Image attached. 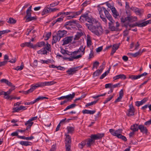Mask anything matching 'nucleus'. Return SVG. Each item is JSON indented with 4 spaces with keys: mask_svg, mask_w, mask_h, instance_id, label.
Segmentation results:
<instances>
[{
    "mask_svg": "<svg viewBox=\"0 0 151 151\" xmlns=\"http://www.w3.org/2000/svg\"><path fill=\"white\" fill-rule=\"evenodd\" d=\"M99 71L98 70H96L95 72L93 73V77H95L96 76H98L99 75V74L101 73L99 72Z\"/></svg>",
    "mask_w": 151,
    "mask_h": 151,
    "instance_id": "60",
    "label": "nucleus"
},
{
    "mask_svg": "<svg viewBox=\"0 0 151 151\" xmlns=\"http://www.w3.org/2000/svg\"><path fill=\"white\" fill-rule=\"evenodd\" d=\"M33 88H31L28 90L25 91L24 92V93L25 94H27L29 93H31L33 91Z\"/></svg>",
    "mask_w": 151,
    "mask_h": 151,
    "instance_id": "64",
    "label": "nucleus"
},
{
    "mask_svg": "<svg viewBox=\"0 0 151 151\" xmlns=\"http://www.w3.org/2000/svg\"><path fill=\"white\" fill-rule=\"evenodd\" d=\"M45 43L44 42H41L38 43V46L39 47H41L45 45Z\"/></svg>",
    "mask_w": 151,
    "mask_h": 151,
    "instance_id": "62",
    "label": "nucleus"
},
{
    "mask_svg": "<svg viewBox=\"0 0 151 151\" xmlns=\"http://www.w3.org/2000/svg\"><path fill=\"white\" fill-rule=\"evenodd\" d=\"M110 70V68H109L107 71L103 73L101 76L100 78L101 79L104 78L109 73Z\"/></svg>",
    "mask_w": 151,
    "mask_h": 151,
    "instance_id": "42",
    "label": "nucleus"
},
{
    "mask_svg": "<svg viewBox=\"0 0 151 151\" xmlns=\"http://www.w3.org/2000/svg\"><path fill=\"white\" fill-rule=\"evenodd\" d=\"M7 22L10 24H13L16 22V21L13 18H10L9 20L7 21Z\"/></svg>",
    "mask_w": 151,
    "mask_h": 151,
    "instance_id": "46",
    "label": "nucleus"
},
{
    "mask_svg": "<svg viewBox=\"0 0 151 151\" xmlns=\"http://www.w3.org/2000/svg\"><path fill=\"white\" fill-rule=\"evenodd\" d=\"M120 20L123 26L124 27L127 29L130 30L131 27L136 26V23L135 24H130V22L137 21V18L136 17L129 15L126 17H122L120 18Z\"/></svg>",
    "mask_w": 151,
    "mask_h": 151,
    "instance_id": "1",
    "label": "nucleus"
},
{
    "mask_svg": "<svg viewBox=\"0 0 151 151\" xmlns=\"http://www.w3.org/2000/svg\"><path fill=\"white\" fill-rule=\"evenodd\" d=\"M148 100V99L147 98H145L140 101H136L135 102V105L137 106H139L145 103Z\"/></svg>",
    "mask_w": 151,
    "mask_h": 151,
    "instance_id": "21",
    "label": "nucleus"
},
{
    "mask_svg": "<svg viewBox=\"0 0 151 151\" xmlns=\"http://www.w3.org/2000/svg\"><path fill=\"white\" fill-rule=\"evenodd\" d=\"M94 52L92 49H90V53L89 54L88 59L94 57Z\"/></svg>",
    "mask_w": 151,
    "mask_h": 151,
    "instance_id": "50",
    "label": "nucleus"
},
{
    "mask_svg": "<svg viewBox=\"0 0 151 151\" xmlns=\"http://www.w3.org/2000/svg\"><path fill=\"white\" fill-rule=\"evenodd\" d=\"M12 87L11 88L9 89V90L6 92V93L7 95H9L15 89V86L12 85V86H11Z\"/></svg>",
    "mask_w": 151,
    "mask_h": 151,
    "instance_id": "40",
    "label": "nucleus"
},
{
    "mask_svg": "<svg viewBox=\"0 0 151 151\" xmlns=\"http://www.w3.org/2000/svg\"><path fill=\"white\" fill-rule=\"evenodd\" d=\"M109 21L110 22L108 23L109 29L112 31V30H116L115 26H114L115 22L114 20L113 19Z\"/></svg>",
    "mask_w": 151,
    "mask_h": 151,
    "instance_id": "17",
    "label": "nucleus"
},
{
    "mask_svg": "<svg viewBox=\"0 0 151 151\" xmlns=\"http://www.w3.org/2000/svg\"><path fill=\"white\" fill-rule=\"evenodd\" d=\"M33 124V122L30 121L29 120L27 121L25 124V125L27 126L26 130H28L30 129Z\"/></svg>",
    "mask_w": 151,
    "mask_h": 151,
    "instance_id": "25",
    "label": "nucleus"
},
{
    "mask_svg": "<svg viewBox=\"0 0 151 151\" xmlns=\"http://www.w3.org/2000/svg\"><path fill=\"white\" fill-rule=\"evenodd\" d=\"M48 98L45 97L43 96H39L38 98H37L36 99L34 100L35 102L36 103L37 101H39L40 100H43L44 99H48Z\"/></svg>",
    "mask_w": 151,
    "mask_h": 151,
    "instance_id": "45",
    "label": "nucleus"
},
{
    "mask_svg": "<svg viewBox=\"0 0 151 151\" xmlns=\"http://www.w3.org/2000/svg\"><path fill=\"white\" fill-rule=\"evenodd\" d=\"M4 95V98L5 99H6V96L7 95L6 93V92L1 90H0V95Z\"/></svg>",
    "mask_w": 151,
    "mask_h": 151,
    "instance_id": "59",
    "label": "nucleus"
},
{
    "mask_svg": "<svg viewBox=\"0 0 151 151\" xmlns=\"http://www.w3.org/2000/svg\"><path fill=\"white\" fill-rule=\"evenodd\" d=\"M96 25H94V24H89L88 23H86L85 25L91 32L99 36L102 34L103 32V29L101 26L99 24H96Z\"/></svg>",
    "mask_w": 151,
    "mask_h": 151,
    "instance_id": "2",
    "label": "nucleus"
},
{
    "mask_svg": "<svg viewBox=\"0 0 151 151\" xmlns=\"http://www.w3.org/2000/svg\"><path fill=\"white\" fill-rule=\"evenodd\" d=\"M114 96V94H113L112 96H110L109 98H108L107 99H106V100L104 101V103L106 104L108 102V101H109L110 100H111L113 97Z\"/></svg>",
    "mask_w": 151,
    "mask_h": 151,
    "instance_id": "53",
    "label": "nucleus"
},
{
    "mask_svg": "<svg viewBox=\"0 0 151 151\" xmlns=\"http://www.w3.org/2000/svg\"><path fill=\"white\" fill-rule=\"evenodd\" d=\"M147 74L148 73H147L146 72H144L142 74L138 75H132L129 76V78L131 79L132 80H137L140 78L142 77L147 76Z\"/></svg>",
    "mask_w": 151,
    "mask_h": 151,
    "instance_id": "11",
    "label": "nucleus"
},
{
    "mask_svg": "<svg viewBox=\"0 0 151 151\" xmlns=\"http://www.w3.org/2000/svg\"><path fill=\"white\" fill-rule=\"evenodd\" d=\"M87 46L88 47H89L92 45V42L91 40V37L88 35L87 36Z\"/></svg>",
    "mask_w": 151,
    "mask_h": 151,
    "instance_id": "22",
    "label": "nucleus"
},
{
    "mask_svg": "<svg viewBox=\"0 0 151 151\" xmlns=\"http://www.w3.org/2000/svg\"><path fill=\"white\" fill-rule=\"evenodd\" d=\"M32 8V6H30L28 9L26 11V17H30L31 15V12L32 11L31 10Z\"/></svg>",
    "mask_w": 151,
    "mask_h": 151,
    "instance_id": "37",
    "label": "nucleus"
},
{
    "mask_svg": "<svg viewBox=\"0 0 151 151\" xmlns=\"http://www.w3.org/2000/svg\"><path fill=\"white\" fill-rule=\"evenodd\" d=\"M56 83V82H54L53 81L42 82H40L36 83L34 86L32 85L31 88L33 89V91L36 88L39 87H42L45 86L52 85Z\"/></svg>",
    "mask_w": 151,
    "mask_h": 151,
    "instance_id": "5",
    "label": "nucleus"
},
{
    "mask_svg": "<svg viewBox=\"0 0 151 151\" xmlns=\"http://www.w3.org/2000/svg\"><path fill=\"white\" fill-rule=\"evenodd\" d=\"M99 65V63L97 61H95L93 63L92 69H94L95 68H97Z\"/></svg>",
    "mask_w": 151,
    "mask_h": 151,
    "instance_id": "51",
    "label": "nucleus"
},
{
    "mask_svg": "<svg viewBox=\"0 0 151 151\" xmlns=\"http://www.w3.org/2000/svg\"><path fill=\"white\" fill-rule=\"evenodd\" d=\"M8 61L7 60H4L3 61L0 62V67L5 65L6 64Z\"/></svg>",
    "mask_w": 151,
    "mask_h": 151,
    "instance_id": "63",
    "label": "nucleus"
},
{
    "mask_svg": "<svg viewBox=\"0 0 151 151\" xmlns=\"http://www.w3.org/2000/svg\"><path fill=\"white\" fill-rule=\"evenodd\" d=\"M73 37H65L63 40V45H67L71 42L72 40Z\"/></svg>",
    "mask_w": 151,
    "mask_h": 151,
    "instance_id": "13",
    "label": "nucleus"
},
{
    "mask_svg": "<svg viewBox=\"0 0 151 151\" xmlns=\"http://www.w3.org/2000/svg\"><path fill=\"white\" fill-rule=\"evenodd\" d=\"M98 100L96 101H93V102H92L91 103H87L86 105V107H88L90 106H91L92 105H93V104H96L97 102L98 101Z\"/></svg>",
    "mask_w": 151,
    "mask_h": 151,
    "instance_id": "49",
    "label": "nucleus"
},
{
    "mask_svg": "<svg viewBox=\"0 0 151 151\" xmlns=\"http://www.w3.org/2000/svg\"><path fill=\"white\" fill-rule=\"evenodd\" d=\"M5 99H10V100H12L13 99H16V97L13 96L12 95H7Z\"/></svg>",
    "mask_w": 151,
    "mask_h": 151,
    "instance_id": "52",
    "label": "nucleus"
},
{
    "mask_svg": "<svg viewBox=\"0 0 151 151\" xmlns=\"http://www.w3.org/2000/svg\"><path fill=\"white\" fill-rule=\"evenodd\" d=\"M27 109L26 106H21L19 107H14L13 108L14 111H13V113L15 112H18L19 111L21 110H25Z\"/></svg>",
    "mask_w": 151,
    "mask_h": 151,
    "instance_id": "16",
    "label": "nucleus"
},
{
    "mask_svg": "<svg viewBox=\"0 0 151 151\" xmlns=\"http://www.w3.org/2000/svg\"><path fill=\"white\" fill-rule=\"evenodd\" d=\"M122 129H118L116 131L113 129H109V132L113 135L116 136L118 138L119 137V136L121 135V134L122 133Z\"/></svg>",
    "mask_w": 151,
    "mask_h": 151,
    "instance_id": "8",
    "label": "nucleus"
},
{
    "mask_svg": "<svg viewBox=\"0 0 151 151\" xmlns=\"http://www.w3.org/2000/svg\"><path fill=\"white\" fill-rule=\"evenodd\" d=\"M76 22V20H73L72 21L67 22L65 24V26L66 28H67V25H73V24L74 23Z\"/></svg>",
    "mask_w": 151,
    "mask_h": 151,
    "instance_id": "39",
    "label": "nucleus"
},
{
    "mask_svg": "<svg viewBox=\"0 0 151 151\" xmlns=\"http://www.w3.org/2000/svg\"><path fill=\"white\" fill-rule=\"evenodd\" d=\"M129 108L127 111V115L128 116H133L134 115L135 111V109L132 104H130L129 106Z\"/></svg>",
    "mask_w": 151,
    "mask_h": 151,
    "instance_id": "7",
    "label": "nucleus"
},
{
    "mask_svg": "<svg viewBox=\"0 0 151 151\" xmlns=\"http://www.w3.org/2000/svg\"><path fill=\"white\" fill-rule=\"evenodd\" d=\"M143 52V50H139L138 51L134 53V57H136L137 56H140L141 55Z\"/></svg>",
    "mask_w": 151,
    "mask_h": 151,
    "instance_id": "44",
    "label": "nucleus"
},
{
    "mask_svg": "<svg viewBox=\"0 0 151 151\" xmlns=\"http://www.w3.org/2000/svg\"><path fill=\"white\" fill-rule=\"evenodd\" d=\"M100 9H102V10H103V11H104L106 16L110 14L109 12L106 9V8L104 7H102V8H101Z\"/></svg>",
    "mask_w": 151,
    "mask_h": 151,
    "instance_id": "47",
    "label": "nucleus"
},
{
    "mask_svg": "<svg viewBox=\"0 0 151 151\" xmlns=\"http://www.w3.org/2000/svg\"><path fill=\"white\" fill-rule=\"evenodd\" d=\"M151 23V20H147L145 22H143L141 23H136V26H138L139 27H143Z\"/></svg>",
    "mask_w": 151,
    "mask_h": 151,
    "instance_id": "18",
    "label": "nucleus"
},
{
    "mask_svg": "<svg viewBox=\"0 0 151 151\" xmlns=\"http://www.w3.org/2000/svg\"><path fill=\"white\" fill-rule=\"evenodd\" d=\"M96 110H88L85 109L83 111V113L84 114H93L95 112Z\"/></svg>",
    "mask_w": 151,
    "mask_h": 151,
    "instance_id": "32",
    "label": "nucleus"
},
{
    "mask_svg": "<svg viewBox=\"0 0 151 151\" xmlns=\"http://www.w3.org/2000/svg\"><path fill=\"white\" fill-rule=\"evenodd\" d=\"M88 12H87L82 15L80 18V20L81 21V20L83 19L84 18L86 21L88 22L90 24H99V22L98 21L91 16L90 17L89 16Z\"/></svg>",
    "mask_w": 151,
    "mask_h": 151,
    "instance_id": "3",
    "label": "nucleus"
},
{
    "mask_svg": "<svg viewBox=\"0 0 151 151\" xmlns=\"http://www.w3.org/2000/svg\"><path fill=\"white\" fill-rule=\"evenodd\" d=\"M51 13L50 8L46 7L44 8L42 12V15H45L48 13Z\"/></svg>",
    "mask_w": 151,
    "mask_h": 151,
    "instance_id": "23",
    "label": "nucleus"
},
{
    "mask_svg": "<svg viewBox=\"0 0 151 151\" xmlns=\"http://www.w3.org/2000/svg\"><path fill=\"white\" fill-rule=\"evenodd\" d=\"M60 39L57 34L55 35L54 34L52 36V44L53 45L55 43L58 41H59Z\"/></svg>",
    "mask_w": 151,
    "mask_h": 151,
    "instance_id": "15",
    "label": "nucleus"
},
{
    "mask_svg": "<svg viewBox=\"0 0 151 151\" xmlns=\"http://www.w3.org/2000/svg\"><path fill=\"white\" fill-rule=\"evenodd\" d=\"M2 83H4L9 86H12V84L8 80L5 79H2L0 80Z\"/></svg>",
    "mask_w": 151,
    "mask_h": 151,
    "instance_id": "30",
    "label": "nucleus"
},
{
    "mask_svg": "<svg viewBox=\"0 0 151 151\" xmlns=\"http://www.w3.org/2000/svg\"><path fill=\"white\" fill-rule=\"evenodd\" d=\"M119 45L118 44H114L113 45L112 51L111 53V55H112L115 52L116 50L118 49L119 47Z\"/></svg>",
    "mask_w": 151,
    "mask_h": 151,
    "instance_id": "26",
    "label": "nucleus"
},
{
    "mask_svg": "<svg viewBox=\"0 0 151 151\" xmlns=\"http://www.w3.org/2000/svg\"><path fill=\"white\" fill-rule=\"evenodd\" d=\"M10 32V31L9 30H6L0 31V35L1 36L2 35L4 34L5 33H8Z\"/></svg>",
    "mask_w": 151,
    "mask_h": 151,
    "instance_id": "57",
    "label": "nucleus"
},
{
    "mask_svg": "<svg viewBox=\"0 0 151 151\" xmlns=\"http://www.w3.org/2000/svg\"><path fill=\"white\" fill-rule=\"evenodd\" d=\"M139 129L140 132L143 133H145L147 134V129L146 127L142 125H139Z\"/></svg>",
    "mask_w": 151,
    "mask_h": 151,
    "instance_id": "20",
    "label": "nucleus"
},
{
    "mask_svg": "<svg viewBox=\"0 0 151 151\" xmlns=\"http://www.w3.org/2000/svg\"><path fill=\"white\" fill-rule=\"evenodd\" d=\"M85 47L83 48V46H81L79 48L77 51H76L77 53H78V52L81 51L82 52V54H81L82 55H83L85 53Z\"/></svg>",
    "mask_w": 151,
    "mask_h": 151,
    "instance_id": "34",
    "label": "nucleus"
},
{
    "mask_svg": "<svg viewBox=\"0 0 151 151\" xmlns=\"http://www.w3.org/2000/svg\"><path fill=\"white\" fill-rule=\"evenodd\" d=\"M66 136L65 138V144H71V138L69 135L65 134Z\"/></svg>",
    "mask_w": 151,
    "mask_h": 151,
    "instance_id": "28",
    "label": "nucleus"
},
{
    "mask_svg": "<svg viewBox=\"0 0 151 151\" xmlns=\"http://www.w3.org/2000/svg\"><path fill=\"white\" fill-rule=\"evenodd\" d=\"M47 53V51L45 49V48L41 49L40 50L37 51L38 54L41 55L46 54Z\"/></svg>",
    "mask_w": 151,
    "mask_h": 151,
    "instance_id": "38",
    "label": "nucleus"
},
{
    "mask_svg": "<svg viewBox=\"0 0 151 151\" xmlns=\"http://www.w3.org/2000/svg\"><path fill=\"white\" fill-rule=\"evenodd\" d=\"M79 68H80L79 66L70 68L66 71V72L69 75L72 76L73 74L75 73L76 71L78 70V69Z\"/></svg>",
    "mask_w": 151,
    "mask_h": 151,
    "instance_id": "12",
    "label": "nucleus"
},
{
    "mask_svg": "<svg viewBox=\"0 0 151 151\" xmlns=\"http://www.w3.org/2000/svg\"><path fill=\"white\" fill-rule=\"evenodd\" d=\"M78 53L76 51L73 52H68V55L70 56L69 57H65L63 58L65 60H68L69 61H73L74 59L80 58L82 56V55L80 54L77 55Z\"/></svg>",
    "mask_w": 151,
    "mask_h": 151,
    "instance_id": "4",
    "label": "nucleus"
},
{
    "mask_svg": "<svg viewBox=\"0 0 151 151\" xmlns=\"http://www.w3.org/2000/svg\"><path fill=\"white\" fill-rule=\"evenodd\" d=\"M116 27H115V28H116V30H112V31H118L119 29L118 27L120 26V24L118 22H116Z\"/></svg>",
    "mask_w": 151,
    "mask_h": 151,
    "instance_id": "56",
    "label": "nucleus"
},
{
    "mask_svg": "<svg viewBox=\"0 0 151 151\" xmlns=\"http://www.w3.org/2000/svg\"><path fill=\"white\" fill-rule=\"evenodd\" d=\"M119 137L118 138L121 139L122 140L124 141H126L127 140L125 136H123L122 134L119 135Z\"/></svg>",
    "mask_w": 151,
    "mask_h": 151,
    "instance_id": "61",
    "label": "nucleus"
},
{
    "mask_svg": "<svg viewBox=\"0 0 151 151\" xmlns=\"http://www.w3.org/2000/svg\"><path fill=\"white\" fill-rule=\"evenodd\" d=\"M126 78V76L123 74H121L119 75H117L115 77H114L113 78L114 79V80H116V79H124Z\"/></svg>",
    "mask_w": 151,
    "mask_h": 151,
    "instance_id": "29",
    "label": "nucleus"
},
{
    "mask_svg": "<svg viewBox=\"0 0 151 151\" xmlns=\"http://www.w3.org/2000/svg\"><path fill=\"white\" fill-rule=\"evenodd\" d=\"M75 95V93L74 92L71 94L68 95L62 96L61 97L62 99H67L68 100H72L74 97Z\"/></svg>",
    "mask_w": 151,
    "mask_h": 151,
    "instance_id": "19",
    "label": "nucleus"
},
{
    "mask_svg": "<svg viewBox=\"0 0 151 151\" xmlns=\"http://www.w3.org/2000/svg\"><path fill=\"white\" fill-rule=\"evenodd\" d=\"M84 8H82L81 10L78 12H71L70 15L68 16L67 17L68 19H71L76 18V17L80 15L83 10Z\"/></svg>",
    "mask_w": 151,
    "mask_h": 151,
    "instance_id": "6",
    "label": "nucleus"
},
{
    "mask_svg": "<svg viewBox=\"0 0 151 151\" xmlns=\"http://www.w3.org/2000/svg\"><path fill=\"white\" fill-rule=\"evenodd\" d=\"M22 63L20 66H17L16 68H14V69L17 70H22L24 67V66L23 65H22Z\"/></svg>",
    "mask_w": 151,
    "mask_h": 151,
    "instance_id": "55",
    "label": "nucleus"
},
{
    "mask_svg": "<svg viewBox=\"0 0 151 151\" xmlns=\"http://www.w3.org/2000/svg\"><path fill=\"white\" fill-rule=\"evenodd\" d=\"M60 52L63 55L67 54L68 55V53L69 52L68 51L65 50L63 48H61Z\"/></svg>",
    "mask_w": 151,
    "mask_h": 151,
    "instance_id": "48",
    "label": "nucleus"
},
{
    "mask_svg": "<svg viewBox=\"0 0 151 151\" xmlns=\"http://www.w3.org/2000/svg\"><path fill=\"white\" fill-rule=\"evenodd\" d=\"M83 35V33L82 32H77L75 36L74 40H78Z\"/></svg>",
    "mask_w": 151,
    "mask_h": 151,
    "instance_id": "35",
    "label": "nucleus"
},
{
    "mask_svg": "<svg viewBox=\"0 0 151 151\" xmlns=\"http://www.w3.org/2000/svg\"><path fill=\"white\" fill-rule=\"evenodd\" d=\"M67 33V31L65 30H59L57 34L58 36L60 39L66 36Z\"/></svg>",
    "mask_w": 151,
    "mask_h": 151,
    "instance_id": "14",
    "label": "nucleus"
},
{
    "mask_svg": "<svg viewBox=\"0 0 151 151\" xmlns=\"http://www.w3.org/2000/svg\"><path fill=\"white\" fill-rule=\"evenodd\" d=\"M86 146L87 147H90L91 145H92L95 142L91 139L88 138L86 140Z\"/></svg>",
    "mask_w": 151,
    "mask_h": 151,
    "instance_id": "27",
    "label": "nucleus"
},
{
    "mask_svg": "<svg viewBox=\"0 0 151 151\" xmlns=\"http://www.w3.org/2000/svg\"><path fill=\"white\" fill-rule=\"evenodd\" d=\"M108 6L111 9L113 16L115 18H117L119 16V14L117 10L114 7L111 6L110 4H108Z\"/></svg>",
    "mask_w": 151,
    "mask_h": 151,
    "instance_id": "9",
    "label": "nucleus"
},
{
    "mask_svg": "<svg viewBox=\"0 0 151 151\" xmlns=\"http://www.w3.org/2000/svg\"><path fill=\"white\" fill-rule=\"evenodd\" d=\"M20 46L22 47H24L26 46L31 48L33 47V44L30 42H26L22 43L21 44Z\"/></svg>",
    "mask_w": 151,
    "mask_h": 151,
    "instance_id": "24",
    "label": "nucleus"
},
{
    "mask_svg": "<svg viewBox=\"0 0 151 151\" xmlns=\"http://www.w3.org/2000/svg\"><path fill=\"white\" fill-rule=\"evenodd\" d=\"M44 48H45V49H46L48 51H50V45L48 43H47L46 45L45 46V47Z\"/></svg>",
    "mask_w": 151,
    "mask_h": 151,
    "instance_id": "58",
    "label": "nucleus"
},
{
    "mask_svg": "<svg viewBox=\"0 0 151 151\" xmlns=\"http://www.w3.org/2000/svg\"><path fill=\"white\" fill-rule=\"evenodd\" d=\"M67 129L68 131V133L71 134H73L74 130V128L70 126L67 127Z\"/></svg>",
    "mask_w": 151,
    "mask_h": 151,
    "instance_id": "36",
    "label": "nucleus"
},
{
    "mask_svg": "<svg viewBox=\"0 0 151 151\" xmlns=\"http://www.w3.org/2000/svg\"><path fill=\"white\" fill-rule=\"evenodd\" d=\"M76 106V104H72L69 106H68L64 110V111H66L67 110L72 109L74 108Z\"/></svg>",
    "mask_w": 151,
    "mask_h": 151,
    "instance_id": "43",
    "label": "nucleus"
},
{
    "mask_svg": "<svg viewBox=\"0 0 151 151\" xmlns=\"http://www.w3.org/2000/svg\"><path fill=\"white\" fill-rule=\"evenodd\" d=\"M71 144H65L66 151H71Z\"/></svg>",
    "mask_w": 151,
    "mask_h": 151,
    "instance_id": "54",
    "label": "nucleus"
},
{
    "mask_svg": "<svg viewBox=\"0 0 151 151\" xmlns=\"http://www.w3.org/2000/svg\"><path fill=\"white\" fill-rule=\"evenodd\" d=\"M130 129L133 132L137 131L139 129V125L137 124H134L131 126Z\"/></svg>",
    "mask_w": 151,
    "mask_h": 151,
    "instance_id": "31",
    "label": "nucleus"
},
{
    "mask_svg": "<svg viewBox=\"0 0 151 151\" xmlns=\"http://www.w3.org/2000/svg\"><path fill=\"white\" fill-rule=\"evenodd\" d=\"M36 19V17H31V16H30V17H28L27 18L26 20V22H28L32 20H35Z\"/></svg>",
    "mask_w": 151,
    "mask_h": 151,
    "instance_id": "41",
    "label": "nucleus"
},
{
    "mask_svg": "<svg viewBox=\"0 0 151 151\" xmlns=\"http://www.w3.org/2000/svg\"><path fill=\"white\" fill-rule=\"evenodd\" d=\"M104 136V134H92L90 137L95 142V140L100 139Z\"/></svg>",
    "mask_w": 151,
    "mask_h": 151,
    "instance_id": "10",
    "label": "nucleus"
},
{
    "mask_svg": "<svg viewBox=\"0 0 151 151\" xmlns=\"http://www.w3.org/2000/svg\"><path fill=\"white\" fill-rule=\"evenodd\" d=\"M20 144L22 145L27 146L31 145L32 144V143L29 141H22L20 142Z\"/></svg>",
    "mask_w": 151,
    "mask_h": 151,
    "instance_id": "33",
    "label": "nucleus"
}]
</instances>
